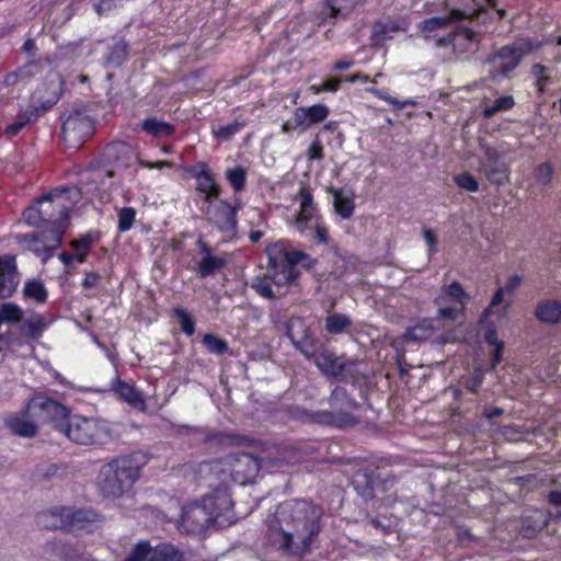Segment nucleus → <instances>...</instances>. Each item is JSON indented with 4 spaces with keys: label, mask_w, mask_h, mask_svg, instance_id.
<instances>
[{
    "label": "nucleus",
    "mask_w": 561,
    "mask_h": 561,
    "mask_svg": "<svg viewBox=\"0 0 561 561\" xmlns=\"http://www.w3.org/2000/svg\"><path fill=\"white\" fill-rule=\"evenodd\" d=\"M321 510L308 501L280 503L267 518L273 543L286 554L302 556L310 551L320 531Z\"/></svg>",
    "instance_id": "obj_1"
},
{
    "label": "nucleus",
    "mask_w": 561,
    "mask_h": 561,
    "mask_svg": "<svg viewBox=\"0 0 561 561\" xmlns=\"http://www.w3.org/2000/svg\"><path fill=\"white\" fill-rule=\"evenodd\" d=\"M237 517L230 494L219 493L218 501L211 496H204L182 510L180 529L187 534H201L210 525L219 528L230 526Z\"/></svg>",
    "instance_id": "obj_2"
},
{
    "label": "nucleus",
    "mask_w": 561,
    "mask_h": 561,
    "mask_svg": "<svg viewBox=\"0 0 561 561\" xmlns=\"http://www.w3.org/2000/svg\"><path fill=\"white\" fill-rule=\"evenodd\" d=\"M145 463L144 454L133 453L102 466L98 478L101 493L106 497H121L138 480Z\"/></svg>",
    "instance_id": "obj_3"
},
{
    "label": "nucleus",
    "mask_w": 561,
    "mask_h": 561,
    "mask_svg": "<svg viewBox=\"0 0 561 561\" xmlns=\"http://www.w3.org/2000/svg\"><path fill=\"white\" fill-rule=\"evenodd\" d=\"M268 277L278 287L294 284L300 273L297 265L309 271L314 267L317 260L302 251H288L284 242L267 247Z\"/></svg>",
    "instance_id": "obj_4"
},
{
    "label": "nucleus",
    "mask_w": 561,
    "mask_h": 561,
    "mask_svg": "<svg viewBox=\"0 0 561 561\" xmlns=\"http://www.w3.org/2000/svg\"><path fill=\"white\" fill-rule=\"evenodd\" d=\"M330 411L308 412V420L316 424L339 428L352 427L359 423L358 411L362 405L343 387L336 386L329 399Z\"/></svg>",
    "instance_id": "obj_5"
},
{
    "label": "nucleus",
    "mask_w": 561,
    "mask_h": 561,
    "mask_svg": "<svg viewBox=\"0 0 561 561\" xmlns=\"http://www.w3.org/2000/svg\"><path fill=\"white\" fill-rule=\"evenodd\" d=\"M57 431L79 445H102L111 437V431L103 421L75 415L57 424Z\"/></svg>",
    "instance_id": "obj_6"
},
{
    "label": "nucleus",
    "mask_w": 561,
    "mask_h": 561,
    "mask_svg": "<svg viewBox=\"0 0 561 561\" xmlns=\"http://www.w3.org/2000/svg\"><path fill=\"white\" fill-rule=\"evenodd\" d=\"M37 206H30L23 211V218L30 226L41 227L47 224L49 228L54 225H65L69 219V209L59 202H54L51 195H44L38 199Z\"/></svg>",
    "instance_id": "obj_7"
},
{
    "label": "nucleus",
    "mask_w": 561,
    "mask_h": 561,
    "mask_svg": "<svg viewBox=\"0 0 561 561\" xmlns=\"http://www.w3.org/2000/svg\"><path fill=\"white\" fill-rule=\"evenodd\" d=\"M94 128V118L85 106L73 107L62 122V137L68 146L78 148L88 139Z\"/></svg>",
    "instance_id": "obj_8"
},
{
    "label": "nucleus",
    "mask_w": 561,
    "mask_h": 561,
    "mask_svg": "<svg viewBox=\"0 0 561 561\" xmlns=\"http://www.w3.org/2000/svg\"><path fill=\"white\" fill-rule=\"evenodd\" d=\"M65 229L66 225H54V228H49L42 233L20 234L16 240L25 245L27 250L42 257L45 263L53 256L54 251L60 247Z\"/></svg>",
    "instance_id": "obj_9"
},
{
    "label": "nucleus",
    "mask_w": 561,
    "mask_h": 561,
    "mask_svg": "<svg viewBox=\"0 0 561 561\" xmlns=\"http://www.w3.org/2000/svg\"><path fill=\"white\" fill-rule=\"evenodd\" d=\"M196 479L199 485L211 489V492L205 496H211L214 500L218 501L221 491L226 494H230L227 486L230 479L224 458L199 463L196 470Z\"/></svg>",
    "instance_id": "obj_10"
},
{
    "label": "nucleus",
    "mask_w": 561,
    "mask_h": 561,
    "mask_svg": "<svg viewBox=\"0 0 561 561\" xmlns=\"http://www.w3.org/2000/svg\"><path fill=\"white\" fill-rule=\"evenodd\" d=\"M26 413L33 417L37 423L53 422L57 430L59 422H66L65 417L68 416V410L59 402L38 394L33 397L26 405Z\"/></svg>",
    "instance_id": "obj_11"
},
{
    "label": "nucleus",
    "mask_w": 561,
    "mask_h": 561,
    "mask_svg": "<svg viewBox=\"0 0 561 561\" xmlns=\"http://www.w3.org/2000/svg\"><path fill=\"white\" fill-rule=\"evenodd\" d=\"M224 459L228 468L229 479L238 484L251 482L261 469L259 458L251 454H229Z\"/></svg>",
    "instance_id": "obj_12"
},
{
    "label": "nucleus",
    "mask_w": 561,
    "mask_h": 561,
    "mask_svg": "<svg viewBox=\"0 0 561 561\" xmlns=\"http://www.w3.org/2000/svg\"><path fill=\"white\" fill-rule=\"evenodd\" d=\"M478 43L477 33L469 27L456 25L447 35L434 37L436 47H451L455 59L463 58Z\"/></svg>",
    "instance_id": "obj_13"
},
{
    "label": "nucleus",
    "mask_w": 561,
    "mask_h": 561,
    "mask_svg": "<svg viewBox=\"0 0 561 561\" xmlns=\"http://www.w3.org/2000/svg\"><path fill=\"white\" fill-rule=\"evenodd\" d=\"M49 516L53 518L58 517L59 522H53L50 524L45 523V527L64 529L67 531L84 530L87 529L88 524L94 518V514L90 511L73 510L70 507L51 511ZM44 517H48V515H45Z\"/></svg>",
    "instance_id": "obj_14"
},
{
    "label": "nucleus",
    "mask_w": 561,
    "mask_h": 561,
    "mask_svg": "<svg viewBox=\"0 0 561 561\" xmlns=\"http://www.w3.org/2000/svg\"><path fill=\"white\" fill-rule=\"evenodd\" d=\"M522 53L516 48L505 46L486 59L490 66L489 76L493 81L506 77L519 64Z\"/></svg>",
    "instance_id": "obj_15"
},
{
    "label": "nucleus",
    "mask_w": 561,
    "mask_h": 561,
    "mask_svg": "<svg viewBox=\"0 0 561 561\" xmlns=\"http://www.w3.org/2000/svg\"><path fill=\"white\" fill-rule=\"evenodd\" d=\"M105 153L108 160L116 161L118 165L128 168L133 161H137L141 167L149 169H162L172 167L170 161L149 162L140 160L134 148L125 142H115L106 147Z\"/></svg>",
    "instance_id": "obj_16"
},
{
    "label": "nucleus",
    "mask_w": 561,
    "mask_h": 561,
    "mask_svg": "<svg viewBox=\"0 0 561 561\" xmlns=\"http://www.w3.org/2000/svg\"><path fill=\"white\" fill-rule=\"evenodd\" d=\"M483 10V5H481L478 10L473 11L472 13L459 9H453L444 15L433 16L422 21L419 24V28L425 33H433L438 30L447 28L454 23L467 18L478 19Z\"/></svg>",
    "instance_id": "obj_17"
},
{
    "label": "nucleus",
    "mask_w": 561,
    "mask_h": 561,
    "mask_svg": "<svg viewBox=\"0 0 561 561\" xmlns=\"http://www.w3.org/2000/svg\"><path fill=\"white\" fill-rule=\"evenodd\" d=\"M206 216L218 229L233 233L237 228L236 209L227 202L219 201L217 204H209Z\"/></svg>",
    "instance_id": "obj_18"
},
{
    "label": "nucleus",
    "mask_w": 561,
    "mask_h": 561,
    "mask_svg": "<svg viewBox=\"0 0 561 561\" xmlns=\"http://www.w3.org/2000/svg\"><path fill=\"white\" fill-rule=\"evenodd\" d=\"M314 363L317 367L324 374L334 377H341L348 370L351 363L343 357L336 356L330 351H323L316 356Z\"/></svg>",
    "instance_id": "obj_19"
},
{
    "label": "nucleus",
    "mask_w": 561,
    "mask_h": 561,
    "mask_svg": "<svg viewBox=\"0 0 561 561\" xmlns=\"http://www.w3.org/2000/svg\"><path fill=\"white\" fill-rule=\"evenodd\" d=\"M550 519H553L550 513L540 510H531L522 518L520 533L526 538H533L548 526Z\"/></svg>",
    "instance_id": "obj_20"
},
{
    "label": "nucleus",
    "mask_w": 561,
    "mask_h": 561,
    "mask_svg": "<svg viewBox=\"0 0 561 561\" xmlns=\"http://www.w3.org/2000/svg\"><path fill=\"white\" fill-rule=\"evenodd\" d=\"M534 314L540 323L558 324L561 322V302L556 299H543L537 304Z\"/></svg>",
    "instance_id": "obj_21"
},
{
    "label": "nucleus",
    "mask_w": 561,
    "mask_h": 561,
    "mask_svg": "<svg viewBox=\"0 0 561 561\" xmlns=\"http://www.w3.org/2000/svg\"><path fill=\"white\" fill-rule=\"evenodd\" d=\"M37 117L38 108L30 106L25 111L20 112L14 122L7 124L2 133L7 138L11 139L18 136L27 125L35 123Z\"/></svg>",
    "instance_id": "obj_22"
},
{
    "label": "nucleus",
    "mask_w": 561,
    "mask_h": 561,
    "mask_svg": "<svg viewBox=\"0 0 561 561\" xmlns=\"http://www.w3.org/2000/svg\"><path fill=\"white\" fill-rule=\"evenodd\" d=\"M197 188L205 194V201L213 204L220 195L221 187L215 183L211 172L205 164H201V171L196 173Z\"/></svg>",
    "instance_id": "obj_23"
},
{
    "label": "nucleus",
    "mask_w": 561,
    "mask_h": 561,
    "mask_svg": "<svg viewBox=\"0 0 561 561\" xmlns=\"http://www.w3.org/2000/svg\"><path fill=\"white\" fill-rule=\"evenodd\" d=\"M201 251L204 254V256L202 257L197 265V272L202 278L215 274L217 271L221 270L225 266L226 260L219 256L210 255V249L206 244L202 243Z\"/></svg>",
    "instance_id": "obj_24"
},
{
    "label": "nucleus",
    "mask_w": 561,
    "mask_h": 561,
    "mask_svg": "<svg viewBox=\"0 0 561 561\" xmlns=\"http://www.w3.org/2000/svg\"><path fill=\"white\" fill-rule=\"evenodd\" d=\"M114 392L128 404L135 408L145 405L141 393L130 383L116 379L112 382Z\"/></svg>",
    "instance_id": "obj_25"
},
{
    "label": "nucleus",
    "mask_w": 561,
    "mask_h": 561,
    "mask_svg": "<svg viewBox=\"0 0 561 561\" xmlns=\"http://www.w3.org/2000/svg\"><path fill=\"white\" fill-rule=\"evenodd\" d=\"M478 170L488 179L490 183L497 186L504 185L508 182L510 169L504 162L494 164H479Z\"/></svg>",
    "instance_id": "obj_26"
},
{
    "label": "nucleus",
    "mask_w": 561,
    "mask_h": 561,
    "mask_svg": "<svg viewBox=\"0 0 561 561\" xmlns=\"http://www.w3.org/2000/svg\"><path fill=\"white\" fill-rule=\"evenodd\" d=\"M447 300H450V305H459L461 308H465L469 296L466 294L460 283L454 282L442 289V293L435 299V304H444L447 302Z\"/></svg>",
    "instance_id": "obj_27"
},
{
    "label": "nucleus",
    "mask_w": 561,
    "mask_h": 561,
    "mask_svg": "<svg viewBox=\"0 0 561 561\" xmlns=\"http://www.w3.org/2000/svg\"><path fill=\"white\" fill-rule=\"evenodd\" d=\"M447 300H450V305H459L461 308H465L469 296L466 294L460 283L454 282L442 289V293L435 299V304H444L447 302Z\"/></svg>",
    "instance_id": "obj_28"
},
{
    "label": "nucleus",
    "mask_w": 561,
    "mask_h": 561,
    "mask_svg": "<svg viewBox=\"0 0 561 561\" xmlns=\"http://www.w3.org/2000/svg\"><path fill=\"white\" fill-rule=\"evenodd\" d=\"M331 193L334 197L335 211L344 219L351 218L355 208L353 195L346 196L339 188H332Z\"/></svg>",
    "instance_id": "obj_29"
},
{
    "label": "nucleus",
    "mask_w": 561,
    "mask_h": 561,
    "mask_svg": "<svg viewBox=\"0 0 561 561\" xmlns=\"http://www.w3.org/2000/svg\"><path fill=\"white\" fill-rule=\"evenodd\" d=\"M18 286L15 268L7 264L0 267V298L11 297Z\"/></svg>",
    "instance_id": "obj_30"
},
{
    "label": "nucleus",
    "mask_w": 561,
    "mask_h": 561,
    "mask_svg": "<svg viewBox=\"0 0 561 561\" xmlns=\"http://www.w3.org/2000/svg\"><path fill=\"white\" fill-rule=\"evenodd\" d=\"M149 561H183V553L170 543L151 547Z\"/></svg>",
    "instance_id": "obj_31"
},
{
    "label": "nucleus",
    "mask_w": 561,
    "mask_h": 561,
    "mask_svg": "<svg viewBox=\"0 0 561 561\" xmlns=\"http://www.w3.org/2000/svg\"><path fill=\"white\" fill-rule=\"evenodd\" d=\"M352 484L358 495L370 499L374 494L373 477L367 470H358L352 480Z\"/></svg>",
    "instance_id": "obj_32"
},
{
    "label": "nucleus",
    "mask_w": 561,
    "mask_h": 561,
    "mask_svg": "<svg viewBox=\"0 0 561 561\" xmlns=\"http://www.w3.org/2000/svg\"><path fill=\"white\" fill-rule=\"evenodd\" d=\"M142 129L157 138L169 137L174 133V126L156 117L146 118L141 123Z\"/></svg>",
    "instance_id": "obj_33"
},
{
    "label": "nucleus",
    "mask_w": 561,
    "mask_h": 561,
    "mask_svg": "<svg viewBox=\"0 0 561 561\" xmlns=\"http://www.w3.org/2000/svg\"><path fill=\"white\" fill-rule=\"evenodd\" d=\"M7 425L13 433L22 437H33L37 433V424L35 421L12 417L7 421Z\"/></svg>",
    "instance_id": "obj_34"
},
{
    "label": "nucleus",
    "mask_w": 561,
    "mask_h": 561,
    "mask_svg": "<svg viewBox=\"0 0 561 561\" xmlns=\"http://www.w3.org/2000/svg\"><path fill=\"white\" fill-rule=\"evenodd\" d=\"M310 126L306 113V107L300 106L294 111L291 119L286 121L282 124V131L290 133L297 129L306 130Z\"/></svg>",
    "instance_id": "obj_35"
},
{
    "label": "nucleus",
    "mask_w": 561,
    "mask_h": 561,
    "mask_svg": "<svg viewBox=\"0 0 561 561\" xmlns=\"http://www.w3.org/2000/svg\"><path fill=\"white\" fill-rule=\"evenodd\" d=\"M288 336L293 341V343L296 345V347L308 358L314 357L316 358V344L314 341L311 340L308 335V331L305 328L304 323L301 322V340L297 341L291 333V329H288L287 332Z\"/></svg>",
    "instance_id": "obj_36"
},
{
    "label": "nucleus",
    "mask_w": 561,
    "mask_h": 561,
    "mask_svg": "<svg viewBox=\"0 0 561 561\" xmlns=\"http://www.w3.org/2000/svg\"><path fill=\"white\" fill-rule=\"evenodd\" d=\"M271 283L274 282L268 277V264L266 265V272L263 276H256L251 284V287L255 290L256 294L266 298V299H276L278 295L273 291L271 287Z\"/></svg>",
    "instance_id": "obj_37"
},
{
    "label": "nucleus",
    "mask_w": 561,
    "mask_h": 561,
    "mask_svg": "<svg viewBox=\"0 0 561 561\" xmlns=\"http://www.w3.org/2000/svg\"><path fill=\"white\" fill-rule=\"evenodd\" d=\"M352 324L351 319L342 313H333L325 319V330L332 334L342 333Z\"/></svg>",
    "instance_id": "obj_38"
},
{
    "label": "nucleus",
    "mask_w": 561,
    "mask_h": 561,
    "mask_svg": "<svg viewBox=\"0 0 561 561\" xmlns=\"http://www.w3.org/2000/svg\"><path fill=\"white\" fill-rule=\"evenodd\" d=\"M434 327L428 321H422L421 323L410 328L407 332V339L414 342H422L432 336Z\"/></svg>",
    "instance_id": "obj_39"
},
{
    "label": "nucleus",
    "mask_w": 561,
    "mask_h": 561,
    "mask_svg": "<svg viewBox=\"0 0 561 561\" xmlns=\"http://www.w3.org/2000/svg\"><path fill=\"white\" fill-rule=\"evenodd\" d=\"M45 328V322L42 316L36 314L27 319L21 327L22 332L31 337L37 339L42 335Z\"/></svg>",
    "instance_id": "obj_40"
},
{
    "label": "nucleus",
    "mask_w": 561,
    "mask_h": 561,
    "mask_svg": "<svg viewBox=\"0 0 561 561\" xmlns=\"http://www.w3.org/2000/svg\"><path fill=\"white\" fill-rule=\"evenodd\" d=\"M203 344L209 353L216 355H222L229 350V345L224 339L211 333L203 336Z\"/></svg>",
    "instance_id": "obj_41"
},
{
    "label": "nucleus",
    "mask_w": 561,
    "mask_h": 561,
    "mask_svg": "<svg viewBox=\"0 0 561 561\" xmlns=\"http://www.w3.org/2000/svg\"><path fill=\"white\" fill-rule=\"evenodd\" d=\"M23 293L26 297L34 298L38 302H45L47 299V290L44 284L36 279L26 282Z\"/></svg>",
    "instance_id": "obj_42"
},
{
    "label": "nucleus",
    "mask_w": 561,
    "mask_h": 561,
    "mask_svg": "<svg viewBox=\"0 0 561 561\" xmlns=\"http://www.w3.org/2000/svg\"><path fill=\"white\" fill-rule=\"evenodd\" d=\"M245 126L244 122L233 121L232 123L214 128L213 133L219 140H230L237 133H239Z\"/></svg>",
    "instance_id": "obj_43"
},
{
    "label": "nucleus",
    "mask_w": 561,
    "mask_h": 561,
    "mask_svg": "<svg viewBox=\"0 0 561 561\" xmlns=\"http://www.w3.org/2000/svg\"><path fill=\"white\" fill-rule=\"evenodd\" d=\"M300 201V211L302 216H313L316 210V205L313 203V197L309 187L302 186L300 187L297 196Z\"/></svg>",
    "instance_id": "obj_44"
},
{
    "label": "nucleus",
    "mask_w": 561,
    "mask_h": 561,
    "mask_svg": "<svg viewBox=\"0 0 561 561\" xmlns=\"http://www.w3.org/2000/svg\"><path fill=\"white\" fill-rule=\"evenodd\" d=\"M226 178L236 192H240L245 186L247 172L242 167H236L226 171Z\"/></svg>",
    "instance_id": "obj_45"
},
{
    "label": "nucleus",
    "mask_w": 561,
    "mask_h": 561,
    "mask_svg": "<svg viewBox=\"0 0 561 561\" xmlns=\"http://www.w3.org/2000/svg\"><path fill=\"white\" fill-rule=\"evenodd\" d=\"M514 104H515V101H514L513 96L504 95V96L496 99L492 105L485 106L483 110V114L485 117H491L500 111H506V110L512 108L514 106Z\"/></svg>",
    "instance_id": "obj_46"
},
{
    "label": "nucleus",
    "mask_w": 561,
    "mask_h": 561,
    "mask_svg": "<svg viewBox=\"0 0 561 561\" xmlns=\"http://www.w3.org/2000/svg\"><path fill=\"white\" fill-rule=\"evenodd\" d=\"M174 313L178 317L182 331L188 336L193 335L195 332V320L190 312L184 308L176 307L174 308Z\"/></svg>",
    "instance_id": "obj_47"
},
{
    "label": "nucleus",
    "mask_w": 561,
    "mask_h": 561,
    "mask_svg": "<svg viewBox=\"0 0 561 561\" xmlns=\"http://www.w3.org/2000/svg\"><path fill=\"white\" fill-rule=\"evenodd\" d=\"M309 126L323 122L330 114V110L324 104H314L306 107Z\"/></svg>",
    "instance_id": "obj_48"
},
{
    "label": "nucleus",
    "mask_w": 561,
    "mask_h": 561,
    "mask_svg": "<svg viewBox=\"0 0 561 561\" xmlns=\"http://www.w3.org/2000/svg\"><path fill=\"white\" fill-rule=\"evenodd\" d=\"M399 30H400V27L392 22L377 23V24H375L374 30H373V37L377 43H379L387 38H390L391 34Z\"/></svg>",
    "instance_id": "obj_49"
},
{
    "label": "nucleus",
    "mask_w": 561,
    "mask_h": 561,
    "mask_svg": "<svg viewBox=\"0 0 561 561\" xmlns=\"http://www.w3.org/2000/svg\"><path fill=\"white\" fill-rule=\"evenodd\" d=\"M151 546L148 541H139L130 551L126 561H149Z\"/></svg>",
    "instance_id": "obj_50"
},
{
    "label": "nucleus",
    "mask_w": 561,
    "mask_h": 561,
    "mask_svg": "<svg viewBox=\"0 0 561 561\" xmlns=\"http://www.w3.org/2000/svg\"><path fill=\"white\" fill-rule=\"evenodd\" d=\"M438 307L437 310V319L438 320H449L455 321L457 317L462 312L463 308L459 305H447L444 304H435Z\"/></svg>",
    "instance_id": "obj_51"
},
{
    "label": "nucleus",
    "mask_w": 561,
    "mask_h": 561,
    "mask_svg": "<svg viewBox=\"0 0 561 561\" xmlns=\"http://www.w3.org/2000/svg\"><path fill=\"white\" fill-rule=\"evenodd\" d=\"M531 75L536 78L538 91L542 93L550 80L549 69L541 64H535L531 68Z\"/></svg>",
    "instance_id": "obj_52"
},
{
    "label": "nucleus",
    "mask_w": 561,
    "mask_h": 561,
    "mask_svg": "<svg viewBox=\"0 0 561 561\" xmlns=\"http://www.w3.org/2000/svg\"><path fill=\"white\" fill-rule=\"evenodd\" d=\"M455 183L462 190L468 192H478L479 183L477 179L469 172H462L454 178Z\"/></svg>",
    "instance_id": "obj_53"
},
{
    "label": "nucleus",
    "mask_w": 561,
    "mask_h": 561,
    "mask_svg": "<svg viewBox=\"0 0 561 561\" xmlns=\"http://www.w3.org/2000/svg\"><path fill=\"white\" fill-rule=\"evenodd\" d=\"M136 211L131 207H124L118 214V230L127 231L131 228L135 220Z\"/></svg>",
    "instance_id": "obj_54"
},
{
    "label": "nucleus",
    "mask_w": 561,
    "mask_h": 561,
    "mask_svg": "<svg viewBox=\"0 0 561 561\" xmlns=\"http://www.w3.org/2000/svg\"><path fill=\"white\" fill-rule=\"evenodd\" d=\"M535 178L537 183L548 185L552 180V167L549 162H543L538 165Z\"/></svg>",
    "instance_id": "obj_55"
},
{
    "label": "nucleus",
    "mask_w": 561,
    "mask_h": 561,
    "mask_svg": "<svg viewBox=\"0 0 561 561\" xmlns=\"http://www.w3.org/2000/svg\"><path fill=\"white\" fill-rule=\"evenodd\" d=\"M126 45L123 43H117L111 50L107 61L110 64H114L116 66L122 65L126 57Z\"/></svg>",
    "instance_id": "obj_56"
},
{
    "label": "nucleus",
    "mask_w": 561,
    "mask_h": 561,
    "mask_svg": "<svg viewBox=\"0 0 561 561\" xmlns=\"http://www.w3.org/2000/svg\"><path fill=\"white\" fill-rule=\"evenodd\" d=\"M483 150V158L479 161V164H494L502 162L499 151L490 146L481 145Z\"/></svg>",
    "instance_id": "obj_57"
},
{
    "label": "nucleus",
    "mask_w": 561,
    "mask_h": 561,
    "mask_svg": "<svg viewBox=\"0 0 561 561\" xmlns=\"http://www.w3.org/2000/svg\"><path fill=\"white\" fill-rule=\"evenodd\" d=\"M548 502L560 508L553 516V519L557 520V522H560L561 520V490H553V491H550V493L548 494Z\"/></svg>",
    "instance_id": "obj_58"
},
{
    "label": "nucleus",
    "mask_w": 561,
    "mask_h": 561,
    "mask_svg": "<svg viewBox=\"0 0 561 561\" xmlns=\"http://www.w3.org/2000/svg\"><path fill=\"white\" fill-rule=\"evenodd\" d=\"M308 158L311 160H321L323 158V146L319 140H314L309 147Z\"/></svg>",
    "instance_id": "obj_59"
},
{
    "label": "nucleus",
    "mask_w": 561,
    "mask_h": 561,
    "mask_svg": "<svg viewBox=\"0 0 561 561\" xmlns=\"http://www.w3.org/2000/svg\"><path fill=\"white\" fill-rule=\"evenodd\" d=\"M350 10H344L342 8V5L340 4H331L330 8L328 9V11L324 13L325 15V19L327 18H330V19H336V18H345L347 14H348Z\"/></svg>",
    "instance_id": "obj_60"
},
{
    "label": "nucleus",
    "mask_w": 561,
    "mask_h": 561,
    "mask_svg": "<svg viewBox=\"0 0 561 561\" xmlns=\"http://www.w3.org/2000/svg\"><path fill=\"white\" fill-rule=\"evenodd\" d=\"M423 237L426 243L430 245V253H435L437 251V238L435 233L431 229L423 230Z\"/></svg>",
    "instance_id": "obj_61"
},
{
    "label": "nucleus",
    "mask_w": 561,
    "mask_h": 561,
    "mask_svg": "<svg viewBox=\"0 0 561 561\" xmlns=\"http://www.w3.org/2000/svg\"><path fill=\"white\" fill-rule=\"evenodd\" d=\"M100 278V275L95 272L87 273L82 280V286L84 288H94L98 286Z\"/></svg>",
    "instance_id": "obj_62"
},
{
    "label": "nucleus",
    "mask_w": 561,
    "mask_h": 561,
    "mask_svg": "<svg viewBox=\"0 0 561 561\" xmlns=\"http://www.w3.org/2000/svg\"><path fill=\"white\" fill-rule=\"evenodd\" d=\"M520 283H522L520 276H518V275L511 276L508 278L506 285L503 287L504 291L506 294H513L520 286Z\"/></svg>",
    "instance_id": "obj_63"
},
{
    "label": "nucleus",
    "mask_w": 561,
    "mask_h": 561,
    "mask_svg": "<svg viewBox=\"0 0 561 561\" xmlns=\"http://www.w3.org/2000/svg\"><path fill=\"white\" fill-rule=\"evenodd\" d=\"M91 239L89 237H82L71 242V247L78 251L89 252Z\"/></svg>",
    "instance_id": "obj_64"
}]
</instances>
